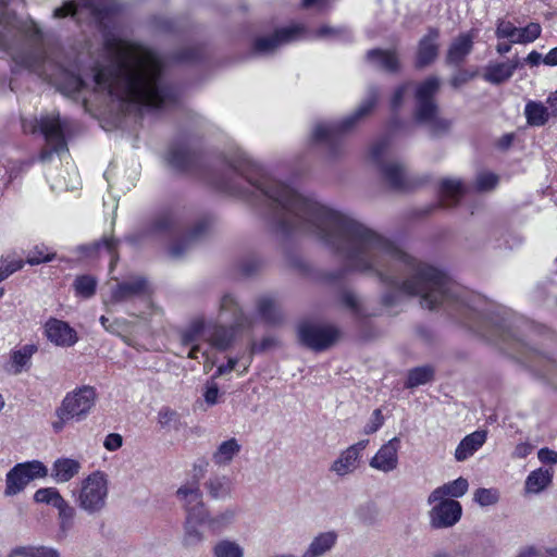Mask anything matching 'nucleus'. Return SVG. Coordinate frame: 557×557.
Returning a JSON list of instances; mask_svg holds the SVG:
<instances>
[{
	"mask_svg": "<svg viewBox=\"0 0 557 557\" xmlns=\"http://www.w3.org/2000/svg\"><path fill=\"white\" fill-rule=\"evenodd\" d=\"M178 172L208 180L216 188L245 199L268 220L276 234L300 231L315 236L344 262L325 278L336 282L349 272L372 275L388 288L382 296L385 307L398 304L401 295L419 296L423 308H451L474 332L494 343H508L520 351L524 346L512 332L503 312H487L481 300L467 301L459 286L437 268L410 256L389 239L357 220L267 174L243 152L225 157L222 171L209 173L202 157L186 145H173L166 158Z\"/></svg>",
	"mask_w": 557,
	"mask_h": 557,
	"instance_id": "nucleus-1",
	"label": "nucleus"
},
{
	"mask_svg": "<svg viewBox=\"0 0 557 557\" xmlns=\"http://www.w3.org/2000/svg\"><path fill=\"white\" fill-rule=\"evenodd\" d=\"M379 88L370 86L366 99L349 116L339 123H320L313 129V140L323 145L330 158H337L344 152V135L351 131L357 122L368 115L375 107L379 100Z\"/></svg>",
	"mask_w": 557,
	"mask_h": 557,
	"instance_id": "nucleus-2",
	"label": "nucleus"
},
{
	"mask_svg": "<svg viewBox=\"0 0 557 557\" xmlns=\"http://www.w3.org/2000/svg\"><path fill=\"white\" fill-rule=\"evenodd\" d=\"M441 82L435 76H430L420 83L416 89V108L413 117L417 123L429 127L432 136L436 137L447 133L450 122L438 116V106L435 96L440 90Z\"/></svg>",
	"mask_w": 557,
	"mask_h": 557,
	"instance_id": "nucleus-3",
	"label": "nucleus"
},
{
	"mask_svg": "<svg viewBox=\"0 0 557 557\" xmlns=\"http://www.w3.org/2000/svg\"><path fill=\"white\" fill-rule=\"evenodd\" d=\"M389 147V139L383 137L375 141L370 149V159L376 166L383 182L394 190L407 191L417 186L403 163L385 160Z\"/></svg>",
	"mask_w": 557,
	"mask_h": 557,
	"instance_id": "nucleus-4",
	"label": "nucleus"
},
{
	"mask_svg": "<svg viewBox=\"0 0 557 557\" xmlns=\"http://www.w3.org/2000/svg\"><path fill=\"white\" fill-rule=\"evenodd\" d=\"M97 393L92 386H82L69 393L55 410L58 420L52 423L54 432L63 430L65 423L72 419L84 420L95 406Z\"/></svg>",
	"mask_w": 557,
	"mask_h": 557,
	"instance_id": "nucleus-5",
	"label": "nucleus"
},
{
	"mask_svg": "<svg viewBox=\"0 0 557 557\" xmlns=\"http://www.w3.org/2000/svg\"><path fill=\"white\" fill-rule=\"evenodd\" d=\"M109 493L104 472L95 471L85 478L77 492H73L77 506L89 515L100 512L107 504Z\"/></svg>",
	"mask_w": 557,
	"mask_h": 557,
	"instance_id": "nucleus-6",
	"label": "nucleus"
},
{
	"mask_svg": "<svg viewBox=\"0 0 557 557\" xmlns=\"http://www.w3.org/2000/svg\"><path fill=\"white\" fill-rule=\"evenodd\" d=\"M116 10L117 8L114 0L66 1L63 5L53 11V16L58 18L69 15L76 17L86 11L96 23L106 27V22L112 17Z\"/></svg>",
	"mask_w": 557,
	"mask_h": 557,
	"instance_id": "nucleus-7",
	"label": "nucleus"
},
{
	"mask_svg": "<svg viewBox=\"0 0 557 557\" xmlns=\"http://www.w3.org/2000/svg\"><path fill=\"white\" fill-rule=\"evenodd\" d=\"M36 126L45 136L49 147L41 150L39 159L47 162L51 159L53 153H61L67 150V145L64 138L65 124L60 120L59 113L48 114L36 120Z\"/></svg>",
	"mask_w": 557,
	"mask_h": 557,
	"instance_id": "nucleus-8",
	"label": "nucleus"
},
{
	"mask_svg": "<svg viewBox=\"0 0 557 557\" xmlns=\"http://www.w3.org/2000/svg\"><path fill=\"white\" fill-rule=\"evenodd\" d=\"M339 334V330L330 324L305 321L298 325L299 342L314 351H323L330 348L336 343Z\"/></svg>",
	"mask_w": 557,
	"mask_h": 557,
	"instance_id": "nucleus-9",
	"label": "nucleus"
},
{
	"mask_svg": "<svg viewBox=\"0 0 557 557\" xmlns=\"http://www.w3.org/2000/svg\"><path fill=\"white\" fill-rule=\"evenodd\" d=\"M47 475L48 468L39 460L17 463L7 473L4 495L14 496L21 493L33 480Z\"/></svg>",
	"mask_w": 557,
	"mask_h": 557,
	"instance_id": "nucleus-10",
	"label": "nucleus"
},
{
	"mask_svg": "<svg viewBox=\"0 0 557 557\" xmlns=\"http://www.w3.org/2000/svg\"><path fill=\"white\" fill-rule=\"evenodd\" d=\"M429 511L430 527L434 530L454 527L461 518L462 507L455 499H440Z\"/></svg>",
	"mask_w": 557,
	"mask_h": 557,
	"instance_id": "nucleus-11",
	"label": "nucleus"
},
{
	"mask_svg": "<svg viewBox=\"0 0 557 557\" xmlns=\"http://www.w3.org/2000/svg\"><path fill=\"white\" fill-rule=\"evenodd\" d=\"M440 29L429 27L425 35H423L417 47L414 66L416 69H424L431 65L438 57L440 52Z\"/></svg>",
	"mask_w": 557,
	"mask_h": 557,
	"instance_id": "nucleus-12",
	"label": "nucleus"
},
{
	"mask_svg": "<svg viewBox=\"0 0 557 557\" xmlns=\"http://www.w3.org/2000/svg\"><path fill=\"white\" fill-rule=\"evenodd\" d=\"M302 32L304 27L299 25L283 27L275 30L272 36L257 38L253 49L258 53L274 52L282 45L297 40Z\"/></svg>",
	"mask_w": 557,
	"mask_h": 557,
	"instance_id": "nucleus-13",
	"label": "nucleus"
},
{
	"mask_svg": "<svg viewBox=\"0 0 557 557\" xmlns=\"http://www.w3.org/2000/svg\"><path fill=\"white\" fill-rule=\"evenodd\" d=\"M120 242L112 236H103L101 239L90 244L79 245L76 251L88 259L99 258L102 253L110 256V271L112 272L119 261Z\"/></svg>",
	"mask_w": 557,
	"mask_h": 557,
	"instance_id": "nucleus-14",
	"label": "nucleus"
},
{
	"mask_svg": "<svg viewBox=\"0 0 557 557\" xmlns=\"http://www.w3.org/2000/svg\"><path fill=\"white\" fill-rule=\"evenodd\" d=\"M184 225L183 212L178 209H170L159 213L144 231L143 236L174 234Z\"/></svg>",
	"mask_w": 557,
	"mask_h": 557,
	"instance_id": "nucleus-15",
	"label": "nucleus"
},
{
	"mask_svg": "<svg viewBox=\"0 0 557 557\" xmlns=\"http://www.w3.org/2000/svg\"><path fill=\"white\" fill-rule=\"evenodd\" d=\"M368 444L369 440H361L347 447L341 453L338 458L333 461L331 471L335 472L338 476L352 473L358 468L361 453L366 449Z\"/></svg>",
	"mask_w": 557,
	"mask_h": 557,
	"instance_id": "nucleus-16",
	"label": "nucleus"
},
{
	"mask_svg": "<svg viewBox=\"0 0 557 557\" xmlns=\"http://www.w3.org/2000/svg\"><path fill=\"white\" fill-rule=\"evenodd\" d=\"M148 281L143 276H136L129 281L117 283L111 289V301L125 302L134 298L149 295Z\"/></svg>",
	"mask_w": 557,
	"mask_h": 557,
	"instance_id": "nucleus-17",
	"label": "nucleus"
},
{
	"mask_svg": "<svg viewBox=\"0 0 557 557\" xmlns=\"http://www.w3.org/2000/svg\"><path fill=\"white\" fill-rule=\"evenodd\" d=\"M211 224L212 219L210 216H203L199 219L178 242L174 243L170 247L169 251L171 257L174 259L183 257L191 244L201 239L209 232Z\"/></svg>",
	"mask_w": 557,
	"mask_h": 557,
	"instance_id": "nucleus-18",
	"label": "nucleus"
},
{
	"mask_svg": "<svg viewBox=\"0 0 557 557\" xmlns=\"http://www.w3.org/2000/svg\"><path fill=\"white\" fill-rule=\"evenodd\" d=\"M366 61L375 70L388 74L401 71V62L396 49H371L366 53Z\"/></svg>",
	"mask_w": 557,
	"mask_h": 557,
	"instance_id": "nucleus-19",
	"label": "nucleus"
},
{
	"mask_svg": "<svg viewBox=\"0 0 557 557\" xmlns=\"http://www.w3.org/2000/svg\"><path fill=\"white\" fill-rule=\"evenodd\" d=\"M400 446L399 437L395 436L386 444L382 445L377 453L371 458L369 465L371 468L388 473L398 466V449Z\"/></svg>",
	"mask_w": 557,
	"mask_h": 557,
	"instance_id": "nucleus-20",
	"label": "nucleus"
},
{
	"mask_svg": "<svg viewBox=\"0 0 557 557\" xmlns=\"http://www.w3.org/2000/svg\"><path fill=\"white\" fill-rule=\"evenodd\" d=\"M48 339L57 346L70 347L77 342V335L66 322L58 319H49L45 324Z\"/></svg>",
	"mask_w": 557,
	"mask_h": 557,
	"instance_id": "nucleus-21",
	"label": "nucleus"
},
{
	"mask_svg": "<svg viewBox=\"0 0 557 557\" xmlns=\"http://www.w3.org/2000/svg\"><path fill=\"white\" fill-rule=\"evenodd\" d=\"M474 36L471 33H462L450 42L445 62L447 65L459 66L473 50Z\"/></svg>",
	"mask_w": 557,
	"mask_h": 557,
	"instance_id": "nucleus-22",
	"label": "nucleus"
},
{
	"mask_svg": "<svg viewBox=\"0 0 557 557\" xmlns=\"http://www.w3.org/2000/svg\"><path fill=\"white\" fill-rule=\"evenodd\" d=\"M235 339V327L221 325L216 322L207 323L206 341L215 349H228Z\"/></svg>",
	"mask_w": 557,
	"mask_h": 557,
	"instance_id": "nucleus-23",
	"label": "nucleus"
},
{
	"mask_svg": "<svg viewBox=\"0 0 557 557\" xmlns=\"http://www.w3.org/2000/svg\"><path fill=\"white\" fill-rule=\"evenodd\" d=\"M521 65L518 57L502 63H491L486 66L483 78L494 85L507 82Z\"/></svg>",
	"mask_w": 557,
	"mask_h": 557,
	"instance_id": "nucleus-24",
	"label": "nucleus"
},
{
	"mask_svg": "<svg viewBox=\"0 0 557 557\" xmlns=\"http://www.w3.org/2000/svg\"><path fill=\"white\" fill-rule=\"evenodd\" d=\"M469 487L467 479L460 476L451 482L445 483L436 487L428 497V504L432 505L440 499H448L447 497H461Z\"/></svg>",
	"mask_w": 557,
	"mask_h": 557,
	"instance_id": "nucleus-25",
	"label": "nucleus"
},
{
	"mask_svg": "<svg viewBox=\"0 0 557 557\" xmlns=\"http://www.w3.org/2000/svg\"><path fill=\"white\" fill-rule=\"evenodd\" d=\"M81 468L82 465L78 460L58 458L52 465L51 478L57 483H66L79 473Z\"/></svg>",
	"mask_w": 557,
	"mask_h": 557,
	"instance_id": "nucleus-26",
	"label": "nucleus"
},
{
	"mask_svg": "<svg viewBox=\"0 0 557 557\" xmlns=\"http://www.w3.org/2000/svg\"><path fill=\"white\" fill-rule=\"evenodd\" d=\"M337 534L334 531H327L313 537L301 557H321L329 553L336 544Z\"/></svg>",
	"mask_w": 557,
	"mask_h": 557,
	"instance_id": "nucleus-27",
	"label": "nucleus"
},
{
	"mask_svg": "<svg viewBox=\"0 0 557 557\" xmlns=\"http://www.w3.org/2000/svg\"><path fill=\"white\" fill-rule=\"evenodd\" d=\"M486 441V432L475 431L461 440L455 451L457 461H465L472 456Z\"/></svg>",
	"mask_w": 557,
	"mask_h": 557,
	"instance_id": "nucleus-28",
	"label": "nucleus"
},
{
	"mask_svg": "<svg viewBox=\"0 0 557 557\" xmlns=\"http://www.w3.org/2000/svg\"><path fill=\"white\" fill-rule=\"evenodd\" d=\"M465 190L461 181L454 178L443 180L440 185L441 206L450 207L457 205Z\"/></svg>",
	"mask_w": 557,
	"mask_h": 557,
	"instance_id": "nucleus-29",
	"label": "nucleus"
},
{
	"mask_svg": "<svg viewBox=\"0 0 557 557\" xmlns=\"http://www.w3.org/2000/svg\"><path fill=\"white\" fill-rule=\"evenodd\" d=\"M240 444L235 437L222 442L212 455V460L218 466H226L239 454Z\"/></svg>",
	"mask_w": 557,
	"mask_h": 557,
	"instance_id": "nucleus-30",
	"label": "nucleus"
},
{
	"mask_svg": "<svg viewBox=\"0 0 557 557\" xmlns=\"http://www.w3.org/2000/svg\"><path fill=\"white\" fill-rule=\"evenodd\" d=\"M205 488L208 491L210 497L214 499H225L231 497L232 494V483L225 475L209 478L205 482Z\"/></svg>",
	"mask_w": 557,
	"mask_h": 557,
	"instance_id": "nucleus-31",
	"label": "nucleus"
},
{
	"mask_svg": "<svg viewBox=\"0 0 557 557\" xmlns=\"http://www.w3.org/2000/svg\"><path fill=\"white\" fill-rule=\"evenodd\" d=\"M37 350L38 348L34 344H27L16 350H13L11 354L13 372L18 374L23 370H28L30 367V359Z\"/></svg>",
	"mask_w": 557,
	"mask_h": 557,
	"instance_id": "nucleus-32",
	"label": "nucleus"
},
{
	"mask_svg": "<svg viewBox=\"0 0 557 557\" xmlns=\"http://www.w3.org/2000/svg\"><path fill=\"white\" fill-rule=\"evenodd\" d=\"M258 312L262 320L271 325L282 321V312L276 301L271 297H262L258 300Z\"/></svg>",
	"mask_w": 557,
	"mask_h": 557,
	"instance_id": "nucleus-33",
	"label": "nucleus"
},
{
	"mask_svg": "<svg viewBox=\"0 0 557 557\" xmlns=\"http://www.w3.org/2000/svg\"><path fill=\"white\" fill-rule=\"evenodd\" d=\"M55 509L58 510L59 533L66 536L74 528L76 509L65 499Z\"/></svg>",
	"mask_w": 557,
	"mask_h": 557,
	"instance_id": "nucleus-34",
	"label": "nucleus"
},
{
	"mask_svg": "<svg viewBox=\"0 0 557 557\" xmlns=\"http://www.w3.org/2000/svg\"><path fill=\"white\" fill-rule=\"evenodd\" d=\"M524 114L531 126H543L549 119L548 109L542 102L536 101H529L525 104Z\"/></svg>",
	"mask_w": 557,
	"mask_h": 557,
	"instance_id": "nucleus-35",
	"label": "nucleus"
},
{
	"mask_svg": "<svg viewBox=\"0 0 557 557\" xmlns=\"http://www.w3.org/2000/svg\"><path fill=\"white\" fill-rule=\"evenodd\" d=\"M552 482V473L548 469L539 468L532 471L525 480L528 493H540Z\"/></svg>",
	"mask_w": 557,
	"mask_h": 557,
	"instance_id": "nucleus-36",
	"label": "nucleus"
},
{
	"mask_svg": "<svg viewBox=\"0 0 557 557\" xmlns=\"http://www.w3.org/2000/svg\"><path fill=\"white\" fill-rule=\"evenodd\" d=\"M176 497L183 504L184 509L195 507L203 503L202 492L197 484H185L176 491Z\"/></svg>",
	"mask_w": 557,
	"mask_h": 557,
	"instance_id": "nucleus-37",
	"label": "nucleus"
},
{
	"mask_svg": "<svg viewBox=\"0 0 557 557\" xmlns=\"http://www.w3.org/2000/svg\"><path fill=\"white\" fill-rule=\"evenodd\" d=\"M9 557H60L58 549L48 546H17Z\"/></svg>",
	"mask_w": 557,
	"mask_h": 557,
	"instance_id": "nucleus-38",
	"label": "nucleus"
},
{
	"mask_svg": "<svg viewBox=\"0 0 557 557\" xmlns=\"http://www.w3.org/2000/svg\"><path fill=\"white\" fill-rule=\"evenodd\" d=\"M213 557H244L245 550L236 541L223 539L212 547Z\"/></svg>",
	"mask_w": 557,
	"mask_h": 557,
	"instance_id": "nucleus-39",
	"label": "nucleus"
},
{
	"mask_svg": "<svg viewBox=\"0 0 557 557\" xmlns=\"http://www.w3.org/2000/svg\"><path fill=\"white\" fill-rule=\"evenodd\" d=\"M434 377V369L431 366H422L411 369L408 372L405 386L413 388L431 382Z\"/></svg>",
	"mask_w": 557,
	"mask_h": 557,
	"instance_id": "nucleus-40",
	"label": "nucleus"
},
{
	"mask_svg": "<svg viewBox=\"0 0 557 557\" xmlns=\"http://www.w3.org/2000/svg\"><path fill=\"white\" fill-rule=\"evenodd\" d=\"M220 312H230L233 319V323L236 326H242L244 323V314L243 311L236 300V298L232 294H225L221 298L220 302Z\"/></svg>",
	"mask_w": 557,
	"mask_h": 557,
	"instance_id": "nucleus-41",
	"label": "nucleus"
},
{
	"mask_svg": "<svg viewBox=\"0 0 557 557\" xmlns=\"http://www.w3.org/2000/svg\"><path fill=\"white\" fill-rule=\"evenodd\" d=\"M73 288L77 296L90 298L96 294L97 280L95 276L89 274L78 275L74 280Z\"/></svg>",
	"mask_w": 557,
	"mask_h": 557,
	"instance_id": "nucleus-42",
	"label": "nucleus"
},
{
	"mask_svg": "<svg viewBox=\"0 0 557 557\" xmlns=\"http://www.w3.org/2000/svg\"><path fill=\"white\" fill-rule=\"evenodd\" d=\"M207 334V323L201 320H195L190 323V325L182 333L181 342L185 346L193 345L196 343L201 336L206 338Z\"/></svg>",
	"mask_w": 557,
	"mask_h": 557,
	"instance_id": "nucleus-43",
	"label": "nucleus"
},
{
	"mask_svg": "<svg viewBox=\"0 0 557 557\" xmlns=\"http://www.w3.org/2000/svg\"><path fill=\"white\" fill-rule=\"evenodd\" d=\"M202 523L187 522L184 523V535L182 543L186 548H194L203 542L205 535L200 531L199 525Z\"/></svg>",
	"mask_w": 557,
	"mask_h": 557,
	"instance_id": "nucleus-44",
	"label": "nucleus"
},
{
	"mask_svg": "<svg viewBox=\"0 0 557 557\" xmlns=\"http://www.w3.org/2000/svg\"><path fill=\"white\" fill-rule=\"evenodd\" d=\"M34 500L38 504H47L57 508L64 500V497L55 487H42L35 492Z\"/></svg>",
	"mask_w": 557,
	"mask_h": 557,
	"instance_id": "nucleus-45",
	"label": "nucleus"
},
{
	"mask_svg": "<svg viewBox=\"0 0 557 557\" xmlns=\"http://www.w3.org/2000/svg\"><path fill=\"white\" fill-rule=\"evenodd\" d=\"M236 508H225L214 517H210L208 520V527L212 530H221L232 524L236 518Z\"/></svg>",
	"mask_w": 557,
	"mask_h": 557,
	"instance_id": "nucleus-46",
	"label": "nucleus"
},
{
	"mask_svg": "<svg viewBox=\"0 0 557 557\" xmlns=\"http://www.w3.org/2000/svg\"><path fill=\"white\" fill-rule=\"evenodd\" d=\"M542 33V27L539 23H529L525 27L518 28V36L512 39L513 44H530L535 41Z\"/></svg>",
	"mask_w": 557,
	"mask_h": 557,
	"instance_id": "nucleus-47",
	"label": "nucleus"
},
{
	"mask_svg": "<svg viewBox=\"0 0 557 557\" xmlns=\"http://www.w3.org/2000/svg\"><path fill=\"white\" fill-rule=\"evenodd\" d=\"M48 250L49 249L44 245L35 246L32 250H29L26 257V262L30 265H37L53 260L55 253Z\"/></svg>",
	"mask_w": 557,
	"mask_h": 557,
	"instance_id": "nucleus-48",
	"label": "nucleus"
},
{
	"mask_svg": "<svg viewBox=\"0 0 557 557\" xmlns=\"http://www.w3.org/2000/svg\"><path fill=\"white\" fill-rule=\"evenodd\" d=\"M158 423L161 425V428L163 429H170V428H173L175 430H178L180 428V414L169 408V407H163L160 409V411L158 412Z\"/></svg>",
	"mask_w": 557,
	"mask_h": 557,
	"instance_id": "nucleus-49",
	"label": "nucleus"
},
{
	"mask_svg": "<svg viewBox=\"0 0 557 557\" xmlns=\"http://www.w3.org/2000/svg\"><path fill=\"white\" fill-rule=\"evenodd\" d=\"M185 512H186L185 521L208 524L210 513H209V510L206 507L205 503H202L198 506H195V507H189L188 509L185 510Z\"/></svg>",
	"mask_w": 557,
	"mask_h": 557,
	"instance_id": "nucleus-50",
	"label": "nucleus"
},
{
	"mask_svg": "<svg viewBox=\"0 0 557 557\" xmlns=\"http://www.w3.org/2000/svg\"><path fill=\"white\" fill-rule=\"evenodd\" d=\"M495 35L498 39L507 38L513 44L512 39H516L518 36V27L509 21L498 20Z\"/></svg>",
	"mask_w": 557,
	"mask_h": 557,
	"instance_id": "nucleus-51",
	"label": "nucleus"
},
{
	"mask_svg": "<svg viewBox=\"0 0 557 557\" xmlns=\"http://www.w3.org/2000/svg\"><path fill=\"white\" fill-rule=\"evenodd\" d=\"M342 302L349 308L357 318L361 319L366 317L358 297L352 292H344L342 294Z\"/></svg>",
	"mask_w": 557,
	"mask_h": 557,
	"instance_id": "nucleus-52",
	"label": "nucleus"
},
{
	"mask_svg": "<svg viewBox=\"0 0 557 557\" xmlns=\"http://www.w3.org/2000/svg\"><path fill=\"white\" fill-rule=\"evenodd\" d=\"M474 500L481 506H491L498 502V493L492 488H478L474 493Z\"/></svg>",
	"mask_w": 557,
	"mask_h": 557,
	"instance_id": "nucleus-53",
	"label": "nucleus"
},
{
	"mask_svg": "<svg viewBox=\"0 0 557 557\" xmlns=\"http://www.w3.org/2000/svg\"><path fill=\"white\" fill-rule=\"evenodd\" d=\"M220 389L218 384L215 383V380L211 377L210 381L206 383L205 392H203V398L208 406H214L220 403L221 398Z\"/></svg>",
	"mask_w": 557,
	"mask_h": 557,
	"instance_id": "nucleus-54",
	"label": "nucleus"
},
{
	"mask_svg": "<svg viewBox=\"0 0 557 557\" xmlns=\"http://www.w3.org/2000/svg\"><path fill=\"white\" fill-rule=\"evenodd\" d=\"M201 57V50L197 47H186L177 51L173 59L176 62H195Z\"/></svg>",
	"mask_w": 557,
	"mask_h": 557,
	"instance_id": "nucleus-55",
	"label": "nucleus"
},
{
	"mask_svg": "<svg viewBox=\"0 0 557 557\" xmlns=\"http://www.w3.org/2000/svg\"><path fill=\"white\" fill-rule=\"evenodd\" d=\"M411 86H412V83L407 82V83L399 85L395 89V91L391 98V108L394 112H396L403 106L405 95L408 92V90L410 89Z\"/></svg>",
	"mask_w": 557,
	"mask_h": 557,
	"instance_id": "nucleus-56",
	"label": "nucleus"
},
{
	"mask_svg": "<svg viewBox=\"0 0 557 557\" xmlns=\"http://www.w3.org/2000/svg\"><path fill=\"white\" fill-rule=\"evenodd\" d=\"M498 182L497 175L493 173H481L478 175L475 184L481 191L493 189Z\"/></svg>",
	"mask_w": 557,
	"mask_h": 557,
	"instance_id": "nucleus-57",
	"label": "nucleus"
},
{
	"mask_svg": "<svg viewBox=\"0 0 557 557\" xmlns=\"http://www.w3.org/2000/svg\"><path fill=\"white\" fill-rule=\"evenodd\" d=\"M384 423V417L381 409H375L370 421L366 424L363 432L366 434L375 433Z\"/></svg>",
	"mask_w": 557,
	"mask_h": 557,
	"instance_id": "nucleus-58",
	"label": "nucleus"
},
{
	"mask_svg": "<svg viewBox=\"0 0 557 557\" xmlns=\"http://www.w3.org/2000/svg\"><path fill=\"white\" fill-rule=\"evenodd\" d=\"M344 35H347V30L345 28H336L331 26H321L315 30V37L318 38H339Z\"/></svg>",
	"mask_w": 557,
	"mask_h": 557,
	"instance_id": "nucleus-59",
	"label": "nucleus"
},
{
	"mask_svg": "<svg viewBox=\"0 0 557 557\" xmlns=\"http://www.w3.org/2000/svg\"><path fill=\"white\" fill-rule=\"evenodd\" d=\"M474 77L473 73H470L467 70H459L457 73H455L450 78V85L454 88H459L460 86L467 84L469 81H471Z\"/></svg>",
	"mask_w": 557,
	"mask_h": 557,
	"instance_id": "nucleus-60",
	"label": "nucleus"
},
{
	"mask_svg": "<svg viewBox=\"0 0 557 557\" xmlns=\"http://www.w3.org/2000/svg\"><path fill=\"white\" fill-rule=\"evenodd\" d=\"M24 265L22 260H13L8 262L4 267H0V282L5 280L14 272L21 270Z\"/></svg>",
	"mask_w": 557,
	"mask_h": 557,
	"instance_id": "nucleus-61",
	"label": "nucleus"
},
{
	"mask_svg": "<svg viewBox=\"0 0 557 557\" xmlns=\"http://www.w3.org/2000/svg\"><path fill=\"white\" fill-rule=\"evenodd\" d=\"M276 345V339L272 336H267L262 338L260 343H253L251 345V352L252 354H260L269 350L270 348L274 347Z\"/></svg>",
	"mask_w": 557,
	"mask_h": 557,
	"instance_id": "nucleus-62",
	"label": "nucleus"
},
{
	"mask_svg": "<svg viewBox=\"0 0 557 557\" xmlns=\"http://www.w3.org/2000/svg\"><path fill=\"white\" fill-rule=\"evenodd\" d=\"M123 444V437L117 433H110L106 436L103 446L109 451L117 450Z\"/></svg>",
	"mask_w": 557,
	"mask_h": 557,
	"instance_id": "nucleus-63",
	"label": "nucleus"
},
{
	"mask_svg": "<svg viewBox=\"0 0 557 557\" xmlns=\"http://www.w3.org/2000/svg\"><path fill=\"white\" fill-rule=\"evenodd\" d=\"M262 267V261L258 258H249L242 263V271L246 275L256 273Z\"/></svg>",
	"mask_w": 557,
	"mask_h": 557,
	"instance_id": "nucleus-64",
	"label": "nucleus"
}]
</instances>
